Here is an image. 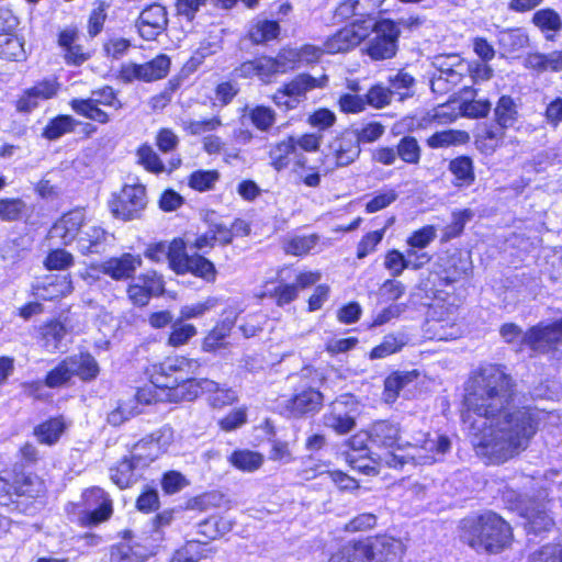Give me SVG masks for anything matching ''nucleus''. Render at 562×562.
<instances>
[{"label": "nucleus", "instance_id": "bf43d9fd", "mask_svg": "<svg viewBox=\"0 0 562 562\" xmlns=\"http://www.w3.org/2000/svg\"><path fill=\"white\" fill-rule=\"evenodd\" d=\"M449 170L463 183H471L474 180L472 159L465 156L458 157L450 161Z\"/></svg>", "mask_w": 562, "mask_h": 562}, {"label": "nucleus", "instance_id": "4c0bfd02", "mask_svg": "<svg viewBox=\"0 0 562 562\" xmlns=\"http://www.w3.org/2000/svg\"><path fill=\"white\" fill-rule=\"evenodd\" d=\"M43 291L46 293H37L43 300H54L59 296H65L72 291V282L68 274L56 276L54 279L48 278L43 283Z\"/></svg>", "mask_w": 562, "mask_h": 562}, {"label": "nucleus", "instance_id": "412c9836", "mask_svg": "<svg viewBox=\"0 0 562 562\" xmlns=\"http://www.w3.org/2000/svg\"><path fill=\"white\" fill-rule=\"evenodd\" d=\"M106 232L94 224L85 223L77 239V248L82 255L100 254L105 249Z\"/></svg>", "mask_w": 562, "mask_h": 562}, {"label": "nucleus", "instance_id": "69168bd1", "mask_svg": "<svg viewBox=\"0 0 562 562\" xmlns=\"http://www.w3.org/2000/svg\"><path fill=\"white\" fill-rule=\"evenodd\" d=\"M392 91L382 85H375L364 95L366 104L376 109L384 108L391 103Z\"/></svg>", "mask_w": 562, "mask_h": 562}, {"label": "nucleus", "instance_id": "603ef678", "mask_svg": "<svg viewBox=\"0 0 562 562\" xmlns=\"http://www.w3.org/2000/svg\"><path fill=\"white\" fill-rule=\"evenodd\" d=\"M198 330L194 325L183 324L181 319H177L171 325V333L168 338V345L171 347H180L194 337Z\"/></svg>", "mask_w": 562, "mask_h": 562}, {"label": "nucleus", "instance_id": "052dcab7", "mask_svg": "<svg viewBox=\"0 0 562 562\" xmlns=\"http://www.w3.org/2000/svg\"><path fill=\"white\" fill-rule=\"evenodd\" d=\"M437 237V228L434 225H426L412 233L406 243L411 248L424 249Z\"/></svg>", "mask_w": 562, "mask_h": 562}, {"label": "nucleus", "instance_id": "393cba45", "mask_svg": "<svg viewBox=\"0 0 562 562\" xmlns=\"http://www.w3.org/2000/svg\"><path fill=\"white\" fill-rule=\"evenodd\" d=\"M66 428L65 419L59 416L41 423L34 428L33 434L40 443L54 446L59 441Z\"/></svg>", "mask_w": 562, "mask_h": 562}, {"label": "nucleus", "instance_id": "f03ea898", "mask_svg": "<svg viewBox=\"0 0 562 562\" xmlns=\"http://www.w3.org/2000/svg\"><path fill=\"white\" fill-rule=\"evenodd\" d=\"M200 362L186 357L168 358L153 366L150 383L156 389L166 392L165 398L170 402L192 401L201 392L213 393L210 401L214 407L232 404L236 400L235 392L221 389L218 383L203 379L195 380Z\"/></svg>", "mask_w": 562, "mask_h": 562}, {"label": "nucleus", "instance_id": "20e7f679", "mask_svg": "<svg viewBox=\"0 0 562 562\" xmlns=\"http://www.w3.org/2000/svg\"><path fill=\"white\" fill-rule=\"evenodd\" d=\"M460 529L462 541L477 552L498 553L509 546L513 537L510 526L493 512L465 517Z\"/></svg>", "mask_w": 562, "mask_h": 562}, {"label": "nucleus", "instance_id": "423d86ee", "mask_svg": "<svg viewBox=\"0 0 562 562\" xmlns=\"http://www.w3.org/2000/svg\"><path fill=\"white\" fill-rule=\"evenodd\" d=\"M501 335L506 342L520 341L537 352H549L562 344V317L551 324L540 323L526 334L513 323L504 324Z\"/></svg>", "mask_w": 562, "mask_h": 562}, {"label": "nucleus", "instance_id": "6e6d98bb", "mask_svg": "<svg viewBox=\"0 0 562 562\" xmlns=\"http://www.w3.org/2000/svg\"><path fill=\"white\" fill-rule=\"evenodd\" d=\"M151 449L153 446L144 437L133 446L130 458L143 470L159 458V456H151Z\"/></svg>", "mask_w": 562, "mask_h": 562}, {"label": "nucleus", "instance_id": "473e14b6", "mask_svg": "<svg viewBox=\"0 0 562 562\" xmlns=\"http://www.w3.org/2000/svg\"><path fill=\"white\" fill-rule=\"evenodd\" d=\"M183 248V241L181 239H175L170 244L157 243L149 245L145 251V256L155 262L168 260L169 267L173 270V256H180V251Z\"/></svg>", "mask_w": 562, "mask_h": 562}, {"label": "nucleus", "instance_id": "5fc2aeb1", "mask_svg": "<svg viewBox=\"0 0 562 562\" xmlns=\"http://www.w3.org/2000/svg\"><path fill=\"white\" fill-rule=\"evenodd\" d=\"M406 344L405 337L387 335L383 338V341L374 347L370 352L371 359H382L392 353H395L402 349Z\"/></svg>", "mask_w": 562, "mask_h": 562}, {"label": "nucleus", "instance_id": "6ab92c4d", "mask_svg": "<svg viewBox=\"0 0 562 562\" xmlns=\"http://www.w3.org/2000/svg\"><path fill=\"white\" fill-rule=\"evenodd\" d=\"M367 36V31L358 24H350L333 36L328 37L324 43V52L327 54H337L346 52L357 46Z\"/></svg>", "mask_w": 562, "mask_h": 562}, {"label": "nucleus", "instance_id": "4d7b16f0", "mask_svg": "<svg viewBox=\"0 0 562 562\" xmlns=\"http://www.w3.org/2000/svg\"><path fill=\"white\" fill-rule=\"evenodd\" d=\"M138 162L154 173L165 171V166L151 146L144 144L137 149Z\"/></svg>", "mask_w": 562, "mask_h": 562}, {"label": "nucleus", "instance_id": "1a4fd4ad", "mask_svg": "<svg viewBox=\"0 0 562 562\" xmlns=\"http://www.w3.org/2000/svg\"><path fill=\"white\" fill-rule=\"evenodd\" d=\"M357 408L358 403L352 395H340L330 404L329 411L323 415V424L338 435L348 434L356 426Z\"/></svg>", "mask_w": 562, "mask_h": 562}, {"label": "nucleus", "instance_id": "7c9ffc66", "mask_svg": "<svg viewBox=\"0 0 562 562\" xmlns=\"http://www.w3.org/2000/svg\"><path fill=\"white\" fill-rule=\"evenodd\" d=\"M525 518L527 520L525 528L528 533L548 531L554 525L552 517L547 513L546 506L542 504H536L527 508Z\"/></svg>", "mask_w": 562, "mask_h": 562}, {"label": "nucleus", "instance_id": "a211bd4d", "mask_svg": "<svg viewBox=\"0 0 562 562\" xmlns=\"http://www.w3.org/2000/svg\"><path fill=\"white\" fill-rule=\"evenodd\" d=\"M85 214L80 210H74L64 214L49 229L52 239H59L61 244L69 245L77 241L85 224Z\"/></svg>", "mask_w": 562, "mask_h": 562}, {"label": "nucleus", "instance_id": "6e6552de", "mask_svg": "<svg viewBox=\"0 0 562 562\" xmlns=\"http://www.w3.org/2000/svg\"><path fill=\"white\" fill-rule=\"evenodd\" d=\"M146 206V189L140 183L125 184L110 202L114 216L124 221L139 218Z\"/></svg>", "mask_w": 562, "mask_h": 562}, {"label": "nucleus", "instance_id": "0eeeda50", "mask_svg": "<svg viewBox=\"0 0 562 562\" xmlns=\"http://www.w3.org/2000/svg\"><path fill=\"white\" fill-rule=\"evenodd\" d=\"M310 374H312L310 369L302 370L301 383L294 387L291 398L286 401L285 408L292 417L314 415L323 407V393L316 386L303 382V379L308 378Z\"/></svg>", "mask_w": 562, "mask_h": 562}, {"label": "nucleus", "instance_id": "49530a36", "mask_svg": "<svg viewBox=\"0 0 562 562\" xmlns=\"http://www.w3.org/2000/svg\"><path fill=\"white\" fill-rule=\"evenodd\" d=\"M474 216V213L470 209L459 210L452 212V221L443 228L442 240L448 241L450 239L460 236L464 229V226Z\"/></svg>", "mask_w": 562, "mask_h": 562}, {"label": "nucleus", "instance_id": "c85d7f7f", "mask_svg": "<svg viewBox=\"0 0 562 562\" xmlns=\"http://www.w3.org/2000/svg\"><path fill=\"white\" fill-rule=\"evenodd\" d=\"M384 0H345L336 10V14L342 19L353 15L370 16L375 13Z\"/></svg>", "mask_w": 562, "mask_h": 562}, {"label": "nucleus", "instance_id": "774afa93", "mask_svg": "<svg viewBox=\"0 0 562 562\" xmlns=\"http://www.w3.org/2000/svg\"><path fill=\"white\" fill-rule=\"evenodd\" d=\"M48 270H63L74 265V256L65 249L52 250L44 261Z\"/></svg>", "mask_w": 562, "mask_h": 562}, {"label": "nucleus", "instance_id": "680f3d73", "mask_svg": "<svg viewBox=\"0 0 562 562\" xmlns=\"http://www.w3.org/2000/svg\"><path fill=\"white\" fill-rule=\"evenodd\" d=\"M533 23L539 26L541 30L547 31H559L562 27V21L560 19V15L551 10V9H543L539 10L533 14L532 18Z\"/></svg>", "mask_w": 562, "mask_h": 562}, {"label": "nucleus", "instance_id": "4468645a", "mask_svg": "<svg viewBox=\"0 0 562 562\" xmlns=\"http://www.w3.org/2000/svg\"><path fill=\"white\" fill-rule=\"evenodd\" d=\"M173 271L177 274L192 273L199 278L207 282L215 281L216 278V269L209 259L204 258L201 255H188L186 252V246L180 251V256H173Z\"/></svg>", "mask_w": 562, "mask_h": 562}, {"label": "nucleus", "instance_id": "4be33fe9", "mask_svg": "<svg viewBox=\"0 0 562 562\" xmlns=\"http://www.w3.org/2000/svg\"><path fill=\"white\" fill-rule=\"evenodd\" d=\"M234 322L231 319H224L217 323L204 337L202 341V350L204 352H217L222 349H226L229 342L226 338L229 337Z\"/></svg>", "mask_w": 562, "mask_h": 562}, {"label": "nucleus", "instance_id": "a878e982", "mask_svg": "<svg viewBox=\"0 0 562 562\" xmlns=\"http://www.w3.org/2000/svg\"><path fill=\"white\" fill-rule=\"evenodd\" d=\"M214 548L209 542L196 540L188 541L171 562H199L200 560L213 559Z\"/></svg>", "mask_w": 562, "mask_h": 562}, {"label": "nucleus", "instance_id": "ddd939ff", "mask_svg": "<svg viewBox=\"0 0 562 562\" xmlns=\"http://www.w3.org/2000/svg\"><path fill=\"white\" fill-rule=\"evenodd\" d=\"M164 291L162 278L156 271H147L128 285L127 295L134 305L145 306L151 296L160 295Z\"/></svg>", "mask_w": 562, "mask_h": 562}, {"label": "nucleus", "instance_id": "79ce46f5", "mask_svg": "<svg viewBox=\"0 0 562 562\" xmlns=\"http://www.w3.org/2000/svg\"><path fill=\"white\" fill-rule=\"evenodd\" d=\"M497 38L499 46L506 53H515L528 44V36L521 29L501 31Z\"/></svg>", "mask_w": 562, "mask_h": 562}, {"label": "nucleus", "instance_id": "09e8293b", "mask_svg": "<svg viewBox=\"0 0 562 562\" xmlns=\"http://www.w3.org/2000/svg\"><path fill=\"white\" fill-rule=\"evenodd\" d=\"M496 123L503 127L512 126L517 120V110L514 100L508 95L499 98L495 108Z\"/></svg>", "mask_w": 562, "mask_h": 562}, {"label": "nucleus", "instance_id": "cd10ccee", "mask_svg": "<svg viewBox=\"0 0 562 562\" xmlns=\"http://www.w3.org/2000/svg\"><path fill=\"white\" fill-rule=\"evenodd\" d=\"M0 33V58L8 60H23L25 58L24 44L15 34L7 27V22L2 25Z\"/></svg>", "mask_w": 562, "mask_h": 562}, {"label": "nucleus", "instance_id": "bb28decb", "mask_svg": "<svg viewBox=\"0 0 562 562\" xmlns=\"http://www.w3.org/2000/svg\"><path fill=\"white\" fill-rule=\"evenodd\" d=\"M294 136L272 144L269 149L270 165L274 170L281 171L286 169L291 162V156L295 154Z\"/></svg>", "mask_w": 562, "mask_h": 562}, {"label": "nucleus", "instance_id": "2eb2a0df", "mask_svg": "<svg viewBox=\"0 0 562 562\" xmlns=\"http://www.w3.org/2000/svg\"><path fill=\"white\" fill-rule=\"evenodd\" d=\"M167 11L158 3L146 7L136 22L139 35L146 41L156 40L167 29Z\"/></svg>", "mask_w": 562, "mask_h": 562}, {"label": "nucleus", "instance_id": "c03bdc74", "mask_svg": "<svg viewBox=\"0 0 562 562\" xmlns=\"http://www.w3.org/2000/svg\"><path fill=\"white\" fill-rule=\"evenodd\" d=\"M66 335V328L59 322H50L42 327L43 347L48 352H54L60 348V344Z\"/></svg>", "mask_w": 562, "mask_h": 562}, {"label": "nucleus", "instance_id": "b1692460", "mask_svg": "<svg viewBox=\"0 0 562 562\" xmlns=\"http://www.w3.org/2000/svg\"><path fill=\"white\" fill-rule=\"evenodd\" d=\"M432 65L436 69L435 72L445 76H453L456 74L459 79H463L470 69V61L463 59L458 54L436 56Z\"/></svg>", "mask_w": 562, "mask_h": 562}, {"label": "nucleus", "instance_id": "f704fd0d", "mask_svg": "<svg viewBox=\"0 0 562 562\" xmlns=\"http://www.w3.org/2000/svg\"><path fill=\"white\" fill-rule=\"evenodd\" d=\"M27 204L18 198L0 199V218L4 222H16L31 215Z\"/></svg>", "mask_w": 562, "mask_h": 562}, {"label": "nucleus", "instance_id": "864d4df0", "mask_svg": "<svg viewBox=\"0 0 562 562\" xmlns=\"http://www.w3.org/2000/svg\"><path fill=\"white\" fill-rule=\"evenodd\" d=\"M318 243V236L315 234L306 236H295L284 243V251L293 256L306 255Z\"/></svg>", "mask_w": 562, "mask_h": 562}, {"label": "nucleus", "instance_id": "f3484780", "mask_svg": "<svg viewBox=\"0 0 562 562\" xmlns=\"http://www.w3.org/2000/svg\"><path fill=\"white\" fill-rule=\"evenodd\" d=\"M140 266V256L125 252L120 257H111L106 259L99 265L98 269L115 281H124L133 278L134 273Z\"/></svg>", "mask_w": 562, "mask_h": 562}, {"label": "nucleus", "instance_id": "aec40b11", "mask_svg": "<svg viewBox=\"0 0 562 562\" xmlns=\"http://www.w3.org/2000/svg\"><path fill=\"white\" fill-rule=\"evenodd\" d=\"M58 90L59 82L56 78L44 79L24 91L23 95L18 101V110L31 112L37 108L40 101L55 97Z\"/></svg>", "mask_w": 562, "mask_h": 562}, {"label": "nucleus", "instance_id": "37998d69", "mask_svg": "<svg viewBox=\"0 0 562 562\" xmlns=\"http://www.w3.org/2000/svg\"><path fill=\"white\" fill-rule=\"evenodd\" d=\"M397 157L408 164V165H418L422 157V148L418 144V140L414 136H404L402 137L397 145Z\"/></svg>", "mask_w": 562, "mask_h": 562}, {"label": "nucleus", "instance_id": "7ed1b4c3", "mask_svg": "<svg viewBox=\"0 0 562 562\" xmlns=\"http://www.w3.org/2000/svg\"><path fill=\"white\" fill-rule=\"evenodd\" d=\"M415 452L407 454H400L396 452H384L383 456H378L374 458L371 454L361 453H348L347 461L350 467L359 472L373 475L378 474V468L382 464L394 468L402 469L407 463L413 464H427L436 461L438 454H445L449 451L451 442L448 437H440L437 440L427 439L424 435H420V438L416 440V442H407Z\"/></svg>", "mask_w": 562, "mask_h": 562}, {"label": "nucleus", "instance_id": "ea45409f", "mask_svg": "<svg viewBox=\"0 0 562 562\" xmlns=\"http://www.w3.org/2000/svg\"><path fill=\"white\" fill-rule=\"evenodd\" d=\"M280 32L279 23L269 20H258L249 29V38L255 44H262L265 42L274 40Z\"/></svg>", "mask_w": 562, "mask_h": 562}, {"label": "nucleus", "instance_id": "de8ad7c7", "mask_svg": "<svg viewBox=\"0 0 562 562\" xmlns=\"http://www.w3.org/2000/svg\"><path fill=\"white\" fill-rule=\"evenodd\" d=\"M468 134L463 131H441L427 138V145L430 148H446L452 145L465 143Z\"/></svg>", "mask_w": 562, "mask_h": 562}, {"label": "nucleus", "instance_id": "2f4dec72", "mask_svg": "<svg viewBox=\"0 0 562 562\" xmlns=\"http://www.w3.org/2000/svg\"><path fill=\"white\" fill-rule=\"evenodd\" d=\"M74 375L90 381L99 374V364L90 353H77L67 357Z\"/></svg>", "mask_w": 562, "mask_h": 562}, {"label": "nucleus", "instance_id": "9b49d317", "mask_svg": "<svg viewBox=\"0 0 562 562\" xmlns=\"http://www.w3.org/2000/svg\"><path fill=\"white\" fill-rule=\"evenodd\" d=\"M374 35L367 43V53L374 60L392 58L397 49V26L389 20L374 26Z\"/></svg>", "mask_w": 562, "mask_h": 562}, {"label": "nucleus", "instance_id": "338daca9", "mask_svg": "<svg viewBox=\"0 0 562 562\" xmlns=\"http://www.w3.org/2000/svg\"><path fill=\"white\" fill-rule=\"evenodd\" d=\"M218 180V172L215 170H198L190 176L189 184L198 191H206L214 187Z\"/></svg>", "mask_w": 562, "mask_h": 562}, {"label": "nucleus", "instance_id": "f257e3e1", "mask_svg": "<svg viewBox=\"0 0 562 562\" xmlns=\"http://www.w3.org/2000/svg\"><path fill=\"white\" fill-rule=\"evenodd\" d=\"M515 380L497 364L480 368L468 381L462 420L477 456L503 463L526 450L538 429L528 407L512 409Z\"/></svg>", "mask_w": 562, "mask_h": 562}, {"label": "nucleus", "instance_id": "a19ab883", "mask_svg": "<svg viewBox=\"0 0 562 562\" xmlns=\"http://www.w3.org/2000/svg\"><path fill=\"white\" fill-rule=\"evenodd\" d=\"M143 70V81H155L165 78L170 69V58L165 55H158L150 61L140 64Z\"/></svg>", "mask_w": 562, "mask_h": 562}, {"label": "nucleus", "instance_id": "5701e85b", "mask_svg": "<svg viewBox=\"0 0 562 562\" xmlns=\"http://www.w3.org/2000/svg\"><path fill=\"white\" fill-rule=\"evenodd\" d=\"M142 469L130 457H124L117 464L110 469L112 482L120 488H126L136 483Z\"/></svg>", "mask_w": 562, "mask_h": 562}, {"label": "nucleus", "instance_id": "c756f323", "mask_svg": "<svg viewBox=\"0 0 562 562\" xmlns=\"http://www.w3.org/2000/svg\"><path fill=\"white\" fill-rule=\"evenodd\" d=\"M326 81V76L315 78L307 74H301L296 76L292 81L284 85V87L289 91L290 95H292V98L295 99V102L299 104L301 100L305 98L307 91L324 87Z\"/></svg>", "mask_w": 562, "mask_h": 562}, {"label": "nucleus", "instance_id": "39448f33", "mask_svg": "<svg viewBox=\"0 0 562 562\" xmlns=\"http://www.w3.org/2000/svg\"><path fill=\"white\" fill-rule=\"evenodd\" d=\"M404 546L401 540L383 535L359 541H348L333 555L334 562H362L364 560L389 562L401 558Z\"/></svg>", "mask_w": 562, "mask_h": 562}, {"label": "nucleus", "instance_id": "3c124183", "mask_svg": "<svg viewBox=\"0 0 562 562\" xmlns=\"http://www.w3.org/2000/svg\"><path fill=\"white\" fill-rule=\"evenodd\" d=\"M75 376L70 368L68 358L60 361L54 369L47 372L45 385L55 389L67 384Z\"/></svg>", "mask_w": 562, "mask_h": 562}, {"label": "nucleus", "instance_id": "dca6fc26", "mask_svg": "<svg viewBox=\"0 0 562 562\" xmlns=\"http://www.w3.org/2000/svg\"><path fill=\"white\" fill-rule=\"evenodd\" d=\"M86 506L91 509L82 518L87 525H98L112 515V502L100 487H92L83 493Z\"/></svg>", "mask_w": 562, "mask_h": 562}, {"label": "nucleus", "instance_id": "c9c22d12", "mask_svg": "<svg viewBox=\"0 0 562 562\" xmlns=\"http://www.w3.org/2000/svg\"><path fill=\"white\" fill-rule=\"evenodd\" d=\"M417 378L416 371L395 372L389 375L384 382V400L386 403H393L400 391L412 383Z\"/></svg>", "mask_w": 562, "mask_h": 562}, {"label": "nucleus", "instance_id": "a18cd8bd", "mask_svg": "<svg viewBox=\"0 0 562 562\" xmlns=\"http://www.w3.org/2000/svg\"><path fill=\"white\" fill-rule=\"evenodd\" d=\"M148 442L153 446L151 456L164 454L175 440V431L169 425H164L159 429L146 436Z\"/></svg>", "mask_w": 562, "mask_h": 562}, {"label": "nucleus", "instance_id": "e2e57ef3", "mask_svg": "<svg viewBox=\"0 0 562 562\" xmlns=\"http://www.w3.org/2000/svg\"><path fill=\"white\" fill-rule=\"evenodd\" d=\"M251 123L261 131L269 130L276 121V113L272 109L258 105L249 111Z\"/></svg>", "mask_w": 562, "mask_h": 562}, {"label": "nucleus", "instance_id": "e433bc0d", "mask_svg": "<svg viewBox=\"0 0 562 562\" xmlns=\"http://www.w3.org/2000/svg\"><path fill=\"white\" fill-rule=\"evenodd\" d=\"M228 461L240 471L255 472L262 465L263 456L256 451L243 449L234 451L229 456Z\"/></svg>", "mask_w": 562, "mask_h": 562}, {"label": "nucleus", "instance_id": "13d9d810", "mask_svg": "<svg viewBox=\"0 0 562 562\" xmlns=\"http://www.w3.org/2000/svg\"><path fill=\"white\" fill-rule=\"evenodd\" d=\"M389 83L392 95L397 94L402 100L409 95V90L413 88L415 79L408 72L401 70L389 78Z\"/></svg>", "mask_w": 562, "mask_h": 562}, {"label": "nucleus", "instance_id": "0e129e2a", "mask_svg": "<svg viewBox=\"0 0 562 562\" xmlns=\"http://www.w3.org/2000/svg\"><path fill=\"white\" fill-rule=\"evenodd\" d=\"M295 284L280 283L273 290L263 292L262 296H270L276 300L278 306H284L297 297Z\"/></svg>", "mask_w": 562, "mask_h": 562}, {"label": "nucleus", "instance_id": "58836bf2", "mask_svg": "<svg viewBox=\"0 0 562 562\" xmlns=\"http://www.w3.org/2000/svg\"><path fill=\"white\" fill-rule=\"evenodd\" d=\"M71 109L81 116L89 120L105 124L110 121L108 113L99 108V105L91 99H72L70 101Z\"/></svg>", "mask_w": 562, "mask_h": 562}, {"label": "nucleus", "instance_id": "9d476101", "mask_svg": "<svg viewBox=\"0 0 562 562\" xmlns=\"http://www.w3.org/2000/svg\"><path fill=\"white\" fill-rule=\"evenodd\" d=\"M423 432H418L416 437L413 438L412 441H401L400 437V428L396 424L380 420L372 425L369 431V440L371 443L383 447L385 449H394L392 451L387 450L386 452H396L400 454H407L415 452L412 446L407 442H416L418 438H420ZM425 438L431 439L428 435L424 434ZM441 436H437L434 439L437 440Z\"/></svg>", "mask_w": 562, "mask_h": 562}, {"label": "nucleus", "instance_id": "f8f14e48", "mask_svg": "<svg viewBox=\"0 0 562 562\" xmlns=\"http://www.w3.org/2000/svg\"><path fill=\"white\" fill-rule=\"evenodd\" d=\"M361 154L357 135L353 132L345 131L335 137L329 146L327 159L333 160L336 168H342L356 161Z\"/></svg>", "mask_w": 562, "mask_h": 562}, {"label": "nucleus", "instance_id": "72a5a7b5", "mask_svg": "<svg viewBox=\"0 0 562 562\" xmlns=\"http://www.w3.org/2000/svg\"><path fill=\"white\" fill-rule=\"evenodd\" d=\"M10 488L19 496L35 497L44 488L43 481L33 473H19L14 476Z\"/></svg>", "mask_w": 562, "mask_h": 562}, {"label": "nucleus", "instance_id": "8fccbe9b", "mask_svg": "<svg viewBox=\"0 0 562 562\" xmlns=\"http://www.w3.org/2000/svg\"><path fill=\"white\" fill-rule=\"evenodd\" d=\"M76 120L70 115H58L50 120L43 132L47 139H57L63 135L74 131Z\"/></svg>", "mask_w": 562, "mask_h": 562}]
</instances>
